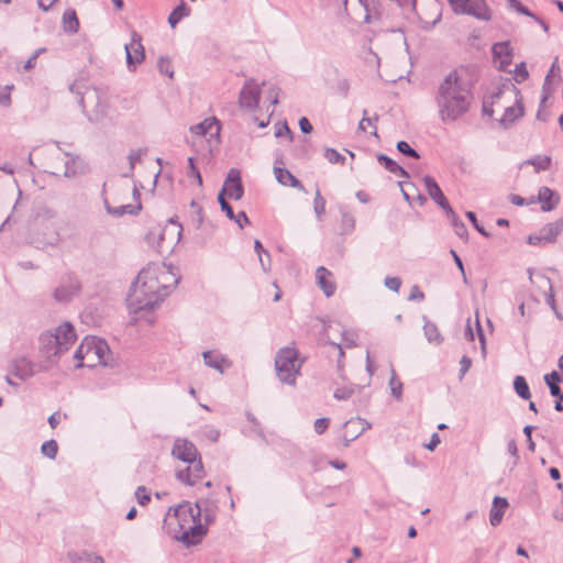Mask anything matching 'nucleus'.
<instances>
[{
	"instance_id": "72a5a7b5",
	"label": "nucleus",
	"mask_w": 563,
	"mask_h": 563,
	"mask_svg": "<svg viewBox=\"0 0 563 563\" xmlns=\"http://www.w3.org/2000/svg\"><path fill=\"white\" fill-rule=\"evenodd\" d=\"M551 157L548 155H536L528 161L526 164L532 165L537 173L548 170L551 167Z\"/></svg>"
},
{
	"instance_id": "a878e982",
	"label": "nucleus",
	"mask_w": 563,
	"mask_h": 563,
	"mask_svg": "<svg viewBox=\"0 0 563 563\" xmlns=\"http://www.w3.org/2000/svg\"><path fill=\"white\" fill-rule=\"evenodd\" d=\"M106 209L109 214L117 218H120L124 214L136 216L142 209V203L137 202L135 205L128 203L119 207H111L109 203L106 202Z\"/></svg>"
},
{
	"instance_id": "ddd939ff",
	"label": "nucleus",
	"mask_w": 563,
	"mask_h": 563,
	"mask_svg": "<svg viewBox=\"0 0 563 563\" xmlns=\"http://www.w3.org/2000/svg\"><path fill=\"white\" fill-rule=\"evenodd\" d=\"M172 455L175 459L187 463L196 460V457L199 456V451L191 441L183 438H177L172 449Z\"/></svg>"
},
{
	"instance_id": "49530a36",
	"label": "nucleus",
	"mask_w": 563,
	"mask_h": 563,
	"mask_svg": "<svg viewBox=\"0 0 563 563\" xmlns=\"http://www.w3.org/2000/svg\"><path fill=\"white\" fill-rule=\"evenodd\" d=\"M324 157L329 161L331 164H341L343 165L345 163V156L340 154L336 150L327 147L324 150Z\"/></svg>"
},
{
	"instance_id": "a18cd8bd",
	"label": "nucleus",
	"mask_w": 563,
	"mask_h": 563,
	"mask_svg": "<svg viewBox=\"0 0 563 563\" xmlns=\"http://www.w3.org/2000/svg\"><path fill=\"white\" fill-rule=\"evenodd\" d=\"M507 3L510 9L516 10L518 13L532 19H537V15L526 5H523L519 0H508Z\"/></svg>"
},
{
	"instance_id": "603ef678",
	"label": "nucleus",
	"mask_w": 563,
	"mask_h": 563,
	"mask_svg": "<svg viewBox=\"0 0 563 563\" xmlns=\"http://www.w3.org/2000/svg\"><path fill=\"white\" fill-rule=\"evenodd\" d=\"M529 77V73L527 70L526 64L521 62L517 64L515 67V79L517 82L521 84Z\"/></svg>"
},
{
	"instance_id": "f257e3e1",
	"label": "nucleus",
	"mask_w": 563,
	"mask_h": 563,
	"mask_svg": "<svg viewBox=\"0 0 563 563\" xmlns=\"http://www.w3.org/2000/svg\"><path fill=\"white\" fill-rule=\"evenodd\" d=\"M473 100V84L463 69L451 70L434 92V103L442 123L461 119L470 111Z\"/></svg>"
},
{
	"instance_id": "9d476101",
	"label": "nucleus",
	"mask_w": 563,
	"mask_h": 563,
	"mask_svg": "<svg viewBox=\"0 0 563 563\" xmlns=\"http://www.w3.org/2000/svg\"><path fill=\"white\" fill-rule=\"evenodd\" d=\"M261 92V85H258L253 78L247 79L239 96V103L241 108L255 110L260 103Z\"/></svg>"
},
{
	"instance_id": "774afa93",
	"label": "nucleus",
	"mask_w": 563,
	"mask_h": 563,
	"mask_svg": "<svg viewBox=\"0 0 563 563\" xmlns=\"http://www.w3.org/2000/svg\"><path fill=\"white\" fill-rule=\"evenodd\" d=\"M205 435L207 439H209L211 442H217L220 437V431L216 428L208 427L205 431Z\"/></svg>"
},
{
	"instance_id": "a19ab883",
	"label": "nucleus",
	"mask_w": 563,
	"mask_h": 563,
	"mask_svg": "<svg viewBox=\"0 0 563 563\" xmlns=\"http://www.w3.org/2000/svg\"><path fill=\"white\" fill-rule=\"evenodd\" d=\"M396 148L399 153H401L405 156H408V157H411L415 159L420 158V154L415 148H412L409 145V143L406 141H398L396 144Z\"/></svg>"
},
{
	"instance_id": "69168bd1",
	"label": "nucleus",
	"mask_w": 563,
	"mask_h": 563,
	"mask_svg": "<svg viewBox=\"0 0 563 563\" xmlns=\"http://www.w3.org/2000/svg\"><path fill=\"white\" fill-rule=\"evenodd\" d=\"M280 91H282L280 88L277 86H272L267 90V98L269 99L271 104L276 106L278 103V97H279Z\"/></svg>"
},
{
	"instance_id": "79ce46f5",
	"label": "nucleus",
	"mask_w": 563,
	"mask_h": 563,
	"mask_svg": "<svg viewBox=\"0 0 563 563\" xmlns=\"http://www.w3.org/2000/svg\"><path fill=\"white\" fill-rule=\"evenodd\" d=\"M538 278L540 279V283H541V286L542 287H547L548 290H549V295L547 297V303L553 309L555 310V299H554V295L552 292V283H551V279L544 275H539Z\"/></svg>"
},
{
	"instance_id": "4c0bfd02",
	"label": "nucleus",
	"mask_w": 563,
	"mask_h": 563,
	"mask_svg": "<svg viewBox=\"0 0 563 563\" xmlns=\"http://www.w3.org/2000/svg\"><path fill=\"white\" fill-rule=\"evenodd\" d=\"M147 152V148L132 150L128 156L130 164V172L123 174V177H130L133 173L135 164L141 161L142 156Z\"/></svg>"
},
{
	"instance_id": "20e7f679",
	"label": "nucleus",
	"mask_w": 563,
	"mask_h": 563,
	"mask_svg": "<svg viewBox=\"0 0 563 563\" xmlns=\"http://www.w3.org/2000/svg\"><path fill=\"white\" fill-rule=\"evenodd\" d=\"M301 366L302 361L298 358V351L294 347H283L275 356V369L282 383L295 386Z\"/></svg>"
},
{
	"instance_id": "4d7b16f0",
	"label": "nucleus",
	"mask_w": 563,
	"mask_h": 563,
	"mask_svg": "<svg viewBox=\"0 0 563 563\" xmlns=\"http://www.w3.org/2000/svg\"><path fill=\"white\" fill-rule=\"evenodd\" d=\"M106 106L98 102L93 114H87V118L91 123H98L106 115Z\"/></svg>"
},
{
	"instance_id": "aec40b11",
	"label": "nucleus",
	"mask_w": 563,
	"mask_h": 563,
	"mask_svg": "<svg viewBox=\"0 0 563 563\" xmlns=\"http://www.w3.org/2000/svg\"><path fill=\"white\" fill-rule=\"evenodd\" d=\"M274 174H275L276 180L280 185L297 188L301 191H305V187L302 186L300 180L294 174H291L288 169L275 165Z\"/></svg>"
},
{
	"instance_id": "f03ea898",
	"label": "nucleus",
	"mask_w": 563,
	"mask_h": 563,
	"mask_svg": "<svg viewBox=\"0 0 563 563\" xmlns=\"http://www.w3.org/2000/svg\"><path fill=\"white\" fill-rule=\"evenodd\" d=\"M167 295L168 286L161 284L155 269L144 268L130 288L126 305L134 314L153 311Z\"/></svg>"
},
{
	"instance_id": "473e14b6",
	"label": "nucleus",
	"mask_w": 563,
	"mask_h": 563,
	"mask_svg": "<svg viewBox=\"0 0 563 563\" xmlns=\"http://www.w3.org/2000/svg\"><path fill=\"white\" fill-rule=\"evenodd\" d=\"M189 15V9L186 3L181 1L168 15V23L172 27H175L179 21Z\"/></svg>"
},
{
	"instance_id": "7c9ffc66",
	"label": "nucleus",
	"mask_w": 563,
	"mask_h": 563,
	"mask_svg": "<svg viewBox=\"0 0 563 563\" xmlns=\"http://www.w3.org/2000/svg\"><path fill=\"white\" fill-rule=\"evenodd\" d=\"M451 225L454 229V232L460 238H466L467 236V229L464 222L459 218V216L455 213L453 209H450L448 212H445Z\"/></svg>"
},
{
	"instance_id": "c85d7f7f",
	"label": "nucleus",
	"mask_w": 563,
	"mask_h": 563,
	"mask_svg": "<svg viewBox=\"0 0 563 563\" xmlns=\"http://www.w3.org/2000/svg\"><path fill=\"white\" fill-rule=\"evenodd\" d=\"M108 350V344L104 341L89 338L88 352L93 354L100 363L106 364L104 354Z\"/></svg>"
},
{
	"instance_id": "2eb2a0df",
	"label": "nucleus",
	"mask_w": 563,
	"mask_h": 563,
	"mask_svg": "<svg viewBox=\"0 0 563 563\" xmlns=\"http://www.w3.org/2000/svg\"><path fill=\"white\" fill-rule=\"evenodd\" d=\"M190 131L196 135L209 136L210 140L216 139L218 141L220 137V122L216 118H208L192 125Z\"/></svg>"
},
{
	"instance_id": "5fc2aeb1",
	"label": "nucleus",
	"mask_w": 563,
	"mask_h": 563,
	"mask_svg": "<svg viewBox=\"0 0 563 563\" xmlns=\"http://www.w3.org/2000/svg\"><path fill=\"white\" fill-rule=\"evenodd\" d=\"M187 174L190 177H195L197 179L199 186L202 185V177H201V174H200L199 169L195 165V158L194 157H189L188 158V173Z\"/></svg>"
},
{
	"instance_id": "ea45409f",
	"label": "nucleus",
	"mask_w": 563,
	"mask_h": 563,
	"mask_svg": "<svg viewBox=\"0 0 563 563\" xmlns=\"http://www.w3.org/2000/svg\"><path fill=\"white\" fill-rule=\"evenodd\" d=\"M389 386H390L391 395L397 400H400L402 397V383L397 379L396 372L394 368H391V377L389 380Z\"/></svg>"
},
{
	"instance_id": "58836bf2",
	"label": "nucleus",
	"mask_w": 563,
	"mask_h": 563,
	"mask_svg": "<svg viewBox=\"0 0 563 563\" xmlns=\"http://www.w3.org/2000/svg\"><path fill=\"white\" fill-rule=\"evenodd\" d=\"M41 452L44 456L54 460L58 452L57 442L53 439L45 441L41 446Z\"/></svg>"
},
{
	"instance_id": "39448f33",
	"label": "nucleus",
	"mask_w": 563,
	"mask_h": 563,
	"mask_svg": "<svg viewBox=\"0 0 563 563\" xmlns=\"http://www.w3.org/2000/svg\"><path fill=\"white\" fill-rule=\"evenodd\" d=\"M217 505L209 498L198 500L195 506L185 501L175 509V517L180 521L185 520L187 516L191 519L201 521L203 517L206 526L216 519Z\"/></svg>"
},
{
	"instance_id": "680f3d73",
	"label": "nucleus",
	"mask_w": 563,
	"mask_h": 563,
	"mask_svg": "<svg viewBox=\"0 0 563 563\" xmlns=\"http://www.w3.org/2000/svg\"><path fill=\"white\" fill-rule=\"evenodd\" d=\"M163 231L161 230H156V231H150L146 236H145V240L147 241L148 244H151L152 246H155L154 243L155 241H161L163 240ZM159 246V242H157V247Z\"/></svg>"
},
{
	"instance_id": "4468645a",
	"label": "nucleus",
	"mask_w": 563,
	"mask_h": 563,
	"mask_svg": "<svg viewBox=\"0 0 563 563\" xmlns=\"http://www.w3.org/2000/svg\"><path fill=\"white\" fill-rule=\"evenodd\" d=\"M423 184L430 198L444 211L448 212L452 207L450 206L446 197L442 189L435 181V179L429 175L423 177Z\"/></svg>"
},
{
	"instance_id": "a211bd4d",
	"label": "nucleus",
	"mask_w": 563,
	"mask_h": 563,
	"mask_svg": "<svg viewBox=\"0 0 563 563\" xmlns=\"http://www.w3.org/2000/svg\"><path fill=\"white\" fill-rule=\"evenodd\" d=\"M205 364L220 373L231 366V362L221 353L214 351H205L202 353Z\"/></svg>"
},
{
	"instance_id": "2f4dec72",
	"label": "nucleus",
	"mask_w": 563,
	"mask_h": 563,
	"mask_svg": "<svg viewBox=\"0 0 563 563\" xmlns=\"http://www.w3.org/2000/svg\"><path fill=\"white\" fill-rule=\"evenodd\" d=\"M514 389L518 397L523 400H528L531 398L530 387L526 380V378L521 375H517L514 379Z\"/></svg>"
},
{
	"instance_id": "f8f14e48",
	"label": "nucleus",
	"mask_w": 563,
	"mask_h": 563,
	"mask_svg": "<svg viewBox=\"0 0 563 563\" xmlns=\"http://www.w3.org/2000/svg\"><path fill=\"white\" fill-rule=\"evenodd\" d=\"M220 192H223V197L227 195L234 200H240L243 197L244 188L241 180V172L238 168L229 170Z\"/></svg>"
},
{
	"instance_id": "c03bdc74",
	"label": "nucleus",
	"mask_w": 563,
	"mask_h": 563,
	"mask_svg": "<svg viewBox=\"0 0 563 563\" xmlns=\"http://www.w3.org/2000/svg\"><path fill=\"white\" fill-rule=\"evenodd\" d=\"M313 209H314L316 216L319 220L325 213V200L321 196V192L319 189H317L316 196L313 199Z\"/></svg>"
},
{
	"instance_id": "052dcab7",
	"label": "nucleus",
	"mask_w": 563,
	"mask_h": 563,
	"mask_svg": "<svg viewBox=\"0 0 563 563\" xmlns=\"http://www.w3.org/2000/svg\"><path fill=\"white\" fill-rule=\"evenodd\" d=\"M472 366V360L467 355H463L460 360L459 378L462 379Z\"/></svg>"
},
{
	"instance_id": "f704fd0d",
	"label": "nucleus",
	"mask_w": 563,
	"mask_h": 563,
	"mask_svg": "<svg viewBox=\"0 0 563 563\" xmlns=\"http://www.w3.org/2000/svg\"><path fill=\"white\" fill-rule=\"evenodd\" d=\"M254 250H255L256 254L258 255V261L261 263L263 271L267 272L271 268L269 253L264 249V246L260 240H255Z\"/></svg>"
},
{
	"instance_id": "1a4fd4ad",
	"label": "nucleus",
	"mask_w": 563,
	"mask_h": 563,
	"mask_svg": "<svg viewBox=\"0 0 563 563\" xmlns=\"http://www.w3.org/2000/svg\"><path fill=\"white\" fill-rule=\"evenodd\" d=\"M125 58L129 70L134 71L144 58L145 51L142 45V36L136 32L132 31L131 42L124 45Z\"/></svg>"
},
{
	"instance_id": "bf43d9fd",
	"label": "nucleus",
	"mask_w": 563,
	"mask_h": 563,
	"mask_svg": "<svg viewBox=\"0 0 563 563\" xmlns=\"http://www.w3.org/2000/svg\"><path fill=\"white\" fill-rule=\"evenodd\" d=\"M384 285L389 290L398 292L399 288L401 286V279L399 277H390V276H388V277L385 278Z\"/></svg>"
},
{
	"instance_id": "e2e57ef3",
	"label": "nucleus",
	"mask_w": 563,
	"mask_h": 563,
	"mask_svg": "<svg viewBox=\"0 0 563 563\" xmlns=\"http://www.w3.org/2000/svg\"><path fill=\"white\" fill-rule=\"evenodd\" d=\"M330 424V420L328 418H319L314 421V431L318 434H322Z\"/></svg>"
},
{
	"instance_id": "f3484780",
	"label": "nucleus",
	"mask_w": 563,
	"mask_h": 563,
	"mask_svg": "<svg viewBox=\"0 0 563 563\" xmlns=\"http://www.w3.org/2000/svg\"><path fill=\"white\" fill-rule=\"evenodd\" d=\"M332 277V272L324 266H319L316 269V283L328 298L332 297L336 290V285Z\"/></svg>"
},
{
	"instance_id": "c9c22d12",
	"label": "nucleus",
	"mask_w": 563,
	"mask_h": 563,
	"mask_svg": "<svg viewBox=\"0 0 563 563\" xmlns=\"http://www.w3.org/2000/svg\"><path fill=\"white\" fill-rule=\"evenodd\" d=\"M69 90L73 93H76L79 96L78 103L81 107L84 112L86 111L85 98L90 97V96L96 97V98L98 97L97 90H95V89L87 90L85 93H82L77 82L71 84L69 86Z\"/></svg>"
},
{
	"instance_id": "5701e85b",
	"label": "nucleus",
	"mask_w": 563,
	"mask_h": 563,
	"mask_svg": "<svg viewBox=\"0 0 563 563\" xmlns=\"http://www.w3.org/2000/svg\"><path fill=\"white\" fill-rule=\"evenodd\" d=\"M563 231V218L545 224L539 232L544 243H553Z\"/></svg>"
},
{
	"instance_id": "338daca9",
	"label": "nucleus",
	"mask_w": 563,
	"mask_h": 563,
	"mask_svg": "<svg viewBox=\"0 0 563 563\" xmlns=\"http://www.w3.org/2000/svg\"><path fill=\"white\" fill-rule=\"evenodd\" d=\"M299 129L300 131L303 133V134H309L312 132L313 128H312V124L310 123V121L308 120V118L306 117H301L299 119Z\"/></svg>"
},
{
	"instance_id": "b1692460",
	"label": "nucleus",
	"mask_w": 563,
	"mask_h": 563,
	"mask_svg": "<svg viewBox=\"0 0 563 563\" xmlns=\"http://www.w3.org/2000/svg\"><path fill=\"white\" fill-rule=\"evenodd\" d=\"M543 379L550 389L551 396L563 400V393L560 387V383L563 382L561 375L556 371H552L551 373L545 374Z\"/></svg>"
},
{
	"instance_id": "de8ad7c7",
	"label": "nucleus",
	"mask_w": 563,
	"mask_h": 563,
	"mask_svg": "<svg viewBox=\"0 0 563 563\" xmlns=\"http://www.w3.org/2000/svg\"><path fill=\"white\" fill-rule=\"evenodd\" d=\"M355 391V385L339 387L334 390L333 397L338 400H346L352 397Z\"/></svg>"
},
{
	"instance_id": "0eeeda50",
	"label": "nucleus",
	"mask_w": 563,
	"mask_h": 563,
	"mask_svg": "<svg viewBox=\"0 0 563 563\" xmlns=\"http://www.w3.org/2000/svg\"><path fill=\"white\" fill-rule=\"evenodd\" d=\"M80 291L81 283L79 278L75 274L68 273L60 277L59 284L55 288L53 296L57 302L66 303L79 296Z\"/></svg>"
},
{
	"instance_id": "13d9d810",
	"label": "nucleus",
	"mask_w": 563,
	"mask_h": 563,
	"mask_svg": "<svg viewBox=\"0 0 563 563\" xmlns=\"http://www.w3.org/2000/svg\"><path fill=\"white\" fill-rule=\"evenodd\" d=\"M284 135H287L289 137V140L292 139V132H291L290 128L288 126L287 122H283V123L279 122L275 126V136L282 137Z\"/></svg>"
},
{
	"instance_id": "e433bc0d",
	"label": "nucleus",
	"mask_w": 563,
	"mask_h": 563,
	"mask_svg": "<svg viewBox=\"0 0 563 563\" xmlns=\"http://www.w3.org/2000/svg\"><path fill=\"white\" fill-rule=\"evenodd\" d=\"M88 345H89V338H85V340L81 342V344L77 347V350L74 353V358L77 361V364L75 365V368H81L84 366L82 361L85 355H89L88 352Z\"/></svg>"
},
{
	"instance_id": "0e129e2a",
	"label": "nucleus",
	"mask_w": 563,
	"mask_h": 563,
	"mask_svg": "<svg viewBox=\"0 0 563 563\" xmlns=\"http://www.w3.org/2000/svg\"><path fill=\"white\" fill-rule=\"evenodd\" d=\"M45 52V48H38L36 49L33 55L26 60V63L24 64L23 68L24 70H31L32 68H34L35 66V63H36V59L37 57L43 53Z\"/></svg>"
},
{
	"instance_id": "6e6552de",
	"label": "nucleus",
	"mask_w": 563,
	"mask_h": 563,
	"mask_svg": "<svg viewBox=\"0 0 563 563\" xmlns=\"http://www.w3.org/2000/svg\"><path fill=\"white\" fill-rule=\"evenodd\" d=\"M9 372L21 380H27L37 373L47 372V368L41 361L35 363L26 356H18L11 361Z\"/></svg>"
},
{
	"instance_id": "bb28decb",
	"label": "nucleus",
	"mask_w": 563,
	"mask_h": 563,
	"mask_svg": "<svg viewBox=\"0 0 563 563\" xmlns=\"http://www.w3.org/2000/svg\"><path fill=\"white\" fill-rule=\"evenodd\" d=\"M423 333L429 343L440 345L443 342V336L441 335L438 325L432 321L428 320L427 317H423Z\"/></svg>"
},
{
	"instance_id": "393cba45",
	"label": "nucleus",
	"mask_w": 563,
	"mask_h": 563,
	"mask_svg": "<svg viewBox=\"0 0 563 563\" xmlns=\"http://www.w3.org/2000/svg\"><path fill=\"white\" fill-rule=\"evenodd\" d=\"M378 163L389 173L395 174L402 178H408L409 174L408 172L402 168L397 162H395L393 158L385 154H378L377 155Z\"/></svg>"
},
{
	"instance_id": "cd10ccee",
	"label": "nucleus",
	"mask_w": 563,
	"mask_h": 563,
	"mask_svg": "<svg viewBox=\"0 0 563 563\" xmlns=\"http://www.w3.org/2000/svg\"><path fill=\"white\" fill-rule=\"evenodd\" d=\"M492 52L495 58L501 59L503 65H509L511 63V48L509 42L495 43L492 47Z\"/></svg>"
},
{
	"instance_id": "6ab92c4d",
	"label": "nucleus",
	"mask_w": 563,
	"mask_h": 563,
	"mask_svg": "<svg viewBox=\"0 0 563 563\" xmlns=\"http://www.w3.org/2000/svg\"><path fill=\"white\" fill-rule=\"evenodd\" d=\"M538 200L541 203V210L549 212L556 208L560 196L549 187H541L538 194Z\"/></svg>"
},
{
	"instance_id": "6e6d98bb",
	"label": "nucleus",
	"mask_w": 563,
	"mask_h": 563,
	"mask_svg": "<svg viewBox=\"0 0 563 563\" xmlns=\"http://www.w3.org/2000/svg\"><path fill=\"white\" fill-rule=\"evenodd\" d=\"M135 497L141 506H145L151 501V496L144 486H139L136 488Z\"/></svg>"
},
{
	"instance_id": "8fccbe9b",
	"label": "nucleus",
	"mask_w": 563,
	"mask_h": 563,
	"mask_svg": "<svg viewBox=\"0 0 563 563\" xmlns=\"http://www.w3.org/2000/svg\"><path fill=\"white\" fill-rule=\"evenodd\" d=\"M218 202L221 207V210L225 213V216L231 220L235 219V213L231 207V205L225 200L223 197V192H219L218 195Z\"/></svg>"
},
{
	"instance_id": "423d86ee",
	"label": "nucleus",
	"mask_w": 563,
	"mask_h": 563,
	"mask_svg": "<svg viewBox=\"0 0 563 563\" xmlns=\"http://www.w3.org/2000/svg\"><path fill=\"white\" fill-rule=\"evenodd\" d=\"M453 11L459 14H468L482 21L492 19L485 0H448Z\"/></svg>"
},
{
	"instance_id": "9b49d317",
	"label": "nucleus",
	"mask_w": 563,
	"mask_h": 563,
	"mask_svg": "<svg viewBox=\"0 0 563 563\" xmlns=\"http://www.w3.org/2000/svg\"><path fill=\"white\" fill-rule=\"evenodd\" d=\"M187 463L189 465L183 470L176 471L175 475L179 482L188 486H194L198 479L205 476L203 463L200 455L192 462Z\"/></svg>"
},
{
	"instance_id": "37998d69",
	"label": "nucleus",
	"mask_w": 563,
	"mask_h": 563,
	"mask_svg": "<svg viewBox=\"0 0 563 563\" xmlns=\"http://www.w3.org/2000/svg\"><path fill=\"white\" fill-rule=\"evenodd\" d=\"M157 68H158V71L163 75H166L170 78L174 76V69H173L172 62L166 56H161L158 58Z\"/></svg>"
},
{
	"instance_id": "7ed1b4c3",
	"label": "nucleus",
	"mask_w": 563,
	"mask_h": 563,
	"mask_svg": "<svg viewBox=\"0 0 563 563\" xmlns=\"http://www.w3.org/2000/svg\"><path fill=\"white\" fill-rule=\"evenodd\" d=\"M77 339L70 322H64L54 331H45L38 338V356L41 363L49 371L60 356L66 353Z\"/></svg>"
},
{
	"instance_id": "dca6fc26",
	"label": "nucleus",
	"mask_w": 563,
	"mask_h": 563,
	"mask_svg": "<svg viewBox=\"0 0 563 563\" xmlns=\"http://www.w3.org/2000/svg\"><path fill=\"white\" fill-rule=\"evenodd\" d=\"M191 520L192 526L185 530L180 537V541L187 547L198 544L202 537L207 534L206 525H202L201 521L195 519Z\"/></svg>"
},
{
	"instance_id": "412c9836",
	"label": "nucleus",
	"mask_w": 563,
	"mask_h": 563,
	"mask_svg": "<svg viewBox=\"0 0 563 563\" xmlns=\"http://www.w3.org/2000/svg\"><path fill=\"white\" fill-rule=\"evenodd\" d=\"M508 500L504 497L496 496L493 500V507L489 512V522L493 527L498 526L508 508Z\"/></svg>"
},
{
	"instance_id": "864d4df0",
	"label": "nucleus",
	"mask_w": 563,
	"mask_h": 563,
	"mask_svg": "<svg viewBox=\"0 0 563 563\" xmlns=\"http://www.w3.org/2000/svg\"><path fill=\"white\" fill-rule=\"evenodd\" d=\"M466 217L467 219L471 221V223L473 224L474 229L481 233L483 236L485 238H488L489 236V233L485 230V228L479 224V222L477 221V218H476V214L475 212L473 211H467L466 212Z\"/></svg>"
},
{
	"instance_id": "4be33fe9",
	"label": "nucleus",
	"mask_w": 563,
	"mask_h": 563,
	"mask_svg": "<svg viewBox=\"0 0 563 563\" xmlns=\"http://www.w3.org/2000/svg\"><path fill=\"white\" fill-rule=\"evenodd\" d=\"M523 115V107L521 98L516 100L515 106L507 107L503 117L499 120L500 125L505 129L509 128L517 119Z\"/></svg>"
},
{
	"instance_id": "3c124183",
	"label": "nucleus",
	"mask_w": 563,
	"mask_h": 563,
	"mask_svg": "<svg viewBox=\"0 0 563 563\" xmlns=\"http://www.w3.org/2000/svg\"><path fill=\"white\" fill-rule=\"evenodd\" d=\"M190 207L192 209V217L197 228H200L203 222L202 216V207L197 203L195 200L190 202Z\"/></svg>"
},
{
	"instance_id": "09e8293b",
	"label": "nucleus",
	"mask_w": 563,
	"mask_h": 563,
	"mask_svg": "<svg viewBox=\"0 0 563 563\" xmlns=\"http://www.w3.org/2000/svg\"><path fill=\"white\" fill-rule=\"evenodd\" d=\"M342 227L345 232H351L355 227L354 217L349 213L345 209H341Z\"/></svg>"
},
{
	"instance_id": "c756f323",
	"label": "nucleus",
	"mask_w": 563,
	"mask_h": 563,
	"mask_svg": "<svg viewBox=\"0 0 563 563\" xmlns=\"http://www.w3.org/2000/svg\"><path fill=\"white\" fill-rule=\"evenodd\" d=\"M63 25L64 30L70 34H75L79 30V20L77 18L76 11L73 9H67L63 14Z\"/></svg>"
}]
</instances>
